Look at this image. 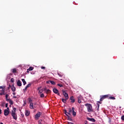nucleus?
I'll use <instances>...</instances> for the list:
<instances>
[{
	"label": "nucleus",
	"instance_id": "obj_54",
	"mask_svg": "<svg viewBox=\"0 0 124 124\" xmlns=\"http://www.w3.org/2000/svg\"><path fill=\"white\" fill-rule=\"evenodd\" d=\"M97 102H98V103L101 104V103L100 102V101H98Z\"/></svg>",
	"mask_w": 124,
	"mask_h": 124
},
{
	"label": "nucleus",
	"instance_id": "obj_6",
	"mask_svg": "<svg viewBox=\"0 0 124 124\" xmlns=\"http://www.w3.org/2000/svg\"><path fill=\"white\" fill-rule=\"evenodd\" d=\"M10 111H9L8 110L5 109L4 110V116H8Z\"/></svg>",
	"mask_w": 124,
	"mask_h": 124
},
{
	"label": "nucleus",
	"instance_id": "obj_4",
	"mask_svg": "<svg viewBox=\"0 0 124 124\" xmlns=\"http://www.w3.org/2000/svg\"><path fill=\"white\" fill-rule=\"evenodd\" d=\"M62 94L65 96L66 99H68V94L64 90H62Z\"/></svg>",
	"mask_w": 124,
	"mask_h": 124
},
{
	"label": "nucleus",
	"instance_id": "obj_30",
	"mask_svg": "<svg viewBox=\"0 0 124 124\" xmlns=\"http://www.w3.org/2000/svg\"><path fill=\"white\" fill-rule=\"evenodd\" d=\"M11 82H12V83H14V78H11Z\"/></svg>",
	"mask_w": 124,
	"mask_h": 124
},
{
	"label": "nucleus",
	"instance_id": "obj_41",
	"mask_svg": "<svg viewBox=\"0 0 124 124\" xmlns=\"http://www.w3.org/2000/svg\"><path fill=\"white\" fill-rule=\"evenodd\" d=\"M41 68L42 69H45L46 67H44V66H42V67H41Z\"/></svg>",
	"mask_w": 124,
	"mask_h": 124
},
{
	"label": "nucleus",
	"instance_id": "obj_7",
	"mask_svg": "<svg viewBox=\"0 0 124 124\" xmlns=\"http://www.w3.org/2000/svg\"><path fill=\"white\" fill-rule=\"evenodd\" d=\"M6 101H9L11 105H12L13 104V101H12V100H11V99H8V98H6Z\"/></svg>",
	"mask_w": 124,
	"mask_h": 124
},
{
	"label": "nucleus",
	"instance_id": "obj_8",
	"mask_svg": "<svg viewBox=\"0 0 124 124\" xmlns=\"http://www.w3.org/2000/svg\"><path fill=\"white\" fill-rule=\"evenodd\" d=\"M70 99L71 103H74V102H75V99H74V97L73 96H71Z\"/></svg>",
	"mask_w": 124,
	"mask_h": 124
},
{
	"label": "nucleus",
	"instance_id": "obj_18",
	"mask_svg": "<svg viewBox=\"0 0 124 124\" xmlns=\"http://www.w3.org/2000/svg\"><path fill=\"white\" fill-rule=\"evenodd\" d=\"M82 98L81 97H78V103H81Z\"/></svg>",
	"mask_w": 124,
	"mask_h": 124
},
{
	"label": "nucleus",
	"instance_id": "obj_29",
	"mask_svg": "<svg viewBox=\"0 0 124 124\" xmlns=\"http://www.w3.org/2000/svg\"><path fill=\"white\" fill-rule=\"evenodd\" d=\"M44 96H45V95H44V93L41 94V95H40V97L43 98V97H44Z\"/></svg>",
	"mask_w": 124,
	"mask_h": 124
},
{
	"label": "nucleus",
	"instance_id": "obj_5",
	"mask_svg": "<svg viewBox=\"0 0 124 124\" xmlns=\"http://www.w3.org/2000/svg\"><path fill=\"white\" fill-rule=\"evenodd\" d=\"M42 114V113L38 112V113H36V114L35 115V119H36V120H38L40 116H41Z\"/></svg>",
	"mask_w": 124,
	"mask_h": 124
},
{
	"label": "nucleus",
	"instance_id": "obj_31",
	"mask_svg": "<svg viewBox=\"0 0 124 124\" xmlns=\"http://www.w3.org/2000/svg\"><path fill=\"white\" fill-rule=\"evenodd\" d=\"M13 112H15V113H16V108H13Z\"/></svg>",
	"mask_w": 124,
	"mask_h": 124
},
{
	"label": "nucleus",
	"instance_id": "obj_22",
	"mask_svg": "<svg viewBox=\"0 0 124 124\" xmlns=\"http://www.w3.org/2000/svg\"><path fill=\"white\" fill-rule=\"evenodd\" d=\"M64 114H65L67 116H68V115H70V113L67 112L66 110H64Z\"/></svg>",
	"mask_w": 124,
	"mask_h": 124
},
{
	"label": "nucleus",
	"instance_id": "obj_32",
	"mask_svg": "<svg viewBox=\"0 0 124 124\" xmlns=\"http://www.w3.org/2000/svg\"><path fill=\"white\" fill-rule=\"evenodd\" d=\"M71 110H72V113H73V112H75V111H74V110H75V108H74L73 107V108H72V109H71Z\"/></svg>",
	"mask_w": 124,
	"mask_h": 124
},
{
	"label": "nucleus",
	"instance_id": "obj_16",
	"mask_svg": "<svg viewBox=\"0 0 124 124\" xmlns=\"http://www.w3.org/2000/svg\"><path fill=\"white\" fill-rule=\"evenodd\" d=\"M12 72L13 73H17V69H16V68H14L12 70Z\"/></svg>",
	"mask_w": 124,
	"mask_h": 124
},
{
	"label": "nucleus",
	"instance_id": "obj_57",
	"mask_svg": "<svg viewBox=\"0 0 124 124\" xmlns=\"http://www.w3.org/2000/svg\"><path fill=\"white\" fill-rule=\"evenodd\" d=\"M0 124H3V123H0Z\"/></svg>",
	"mask_w": 124,
	"mask_h": 124
},
{
	"label": "nucleus",
	"instance_id": "obj_55",
	"mask_svg": "<svg viewBox=\"0 0 124 124\" xmlns=\"http://www.w3.org/2000/svg\"><path fill=\"white\" fill-rule=\"evenodd\" d=\"M30 71H28V69H27V72L28 73H29L30 72Z\"/></svg>",
	"mask_w": 124,
	"mask_h": 124
},
{
	"label": "nucleus",
	"instance_id": "obj_27",
	"mask_svg": "<svg viewBox=\"0 0 124 124\" xmlns=\"http://www.w3.org/2000/svg\"><path fill=\"white\" fill-rule=\"evenodd\" d=\"M73 116H74V117H75V116H76V112L74 111L73 112Z\"/></svg>",
	"mask_w": 124,
	"mask_h": 124
},
{
	"label": "nucleus",
	"instance_id": "obj_52",
	"mask_svg": "<svg viewBox=\"0 0 124 124\" xmlns=\"http://www.w3.org/2000/svg\"><path fill=\"white\" fill-rule=\"evenodd\" d=\"M57 94H58V95H61V94H60V93H59V92L57 93Z\"/></svg>",
	"mask_w": 124,
	"mask_h": 124
},
{
	"label": "nucleus",
	"instance_id": "obj_11",
	"mask_svg": "<svg viewBox=\"0 0 124 124\" xmlns=\"http://www.w3.org/2000/svg\"><path fill=\"white\" fill-rule=\"evenodd\" d=\"M17 85L18 87H21L22 86V83L20 80H18L17 82Z\"/></svg>",
	"mask_w": 124,
	"mask_h": 124
},
{
	"label": "nucleus",
	"instance_id": "obj_35",
	"mask_svg": "<svg viewBox=\"0 0 124 124\" xmlns=\"http://www.w3.org/2000/svg\"><path fill=\"white\" fill-rule=\"evenodd\" d=\"M51 83V80H48L46 81V84H50Z\"/></svg>",
	"mask_w": 124,
	"mask_h": 124
},
{
	"label": "nucleus",
	"instance_id": "obj_13",
	"mask_svg": "<svg viewBox=\"0 0 124 124\" xmlns=\"http://www.w3.org/2000/svg\"><path fill=\"white\" fill-rule=\"evenodd\" d=\"M11 90L12 92H15L16 91V88L14 87V85H13L12 87H11Z\"/></svg>",
	"mask_w": 124,
	"mask_h": 124
},
{
	"label": "nucleus",
	"instance_id": "obj_56",
	"mask_svg": "<svg viewBox=\"0 0 124 124\" xmlns=\"http://www.w3.org/2000/svg\"><path fill=\"white\" fill-rule=\"evenodd\" d=\"M37 105L36 103H35L34 104V105Z\"/></svg>",
	"mask_w": 124,
	"mask_h": 124
},
{
	"label": "nucleus",
	"instance_id": "obj_33",
	"mask_svg": "<svg viewBox=\"0 0 124 124\" xmlns=\"http://www.w3.org/2000/svg\"><path fill=\"white\" fill-rule=\"evenodd\" d=\"M31 84L30 83L29 84H28L26 86L28 88H29V87H31Z\"/></svg>",
	"mask_w": 124,
	"mask_h": 124
},
{
	"label": "nucleus",
	"instance_id": "obj_38",
	"mask_svg": "<svg viewBox=\"0 0 124 124\" xmlns=\"http://www.w3.org/2000/svg\"><path fill=\"white\" fill-rule=\"evenodd\" d=\"M5 107H6V108H7V107H8V103H6L5 104Z\"/></svg>",
	"mask_w": 124,
	"mask_h": 124
},
{
	"label": "nucleus",
	"instance_id": "obj_14",
	"mask_svg": "<svg viewBox=\"0 0 124 124\" xmlns=\"http://www.w3.org/2000/svg\"><path fill=\"white\" fill-rule=\"evenodd\" d=\"M30 109H34V108H33V103H30Z\"/></svg>",
	"mask_w": 124,
	"mask_h": 124
},
{
	"label": "nucleus",
	"instance_id": "obj_12",
	"mask_svg": "<svg viewBox=\"0 0 124 124\" xmlns=\"http://www.w3.org/2000/svg\"><path fill=\"white\" fill-rule=\"evenodd\" d=\"M53 93H59V90H58V89H56V88H54L53 89Z\"/></svg>",
	"mask_w": 124,
	"mask_h": 124
},
{
	"label": "nucleus",
	"instance_id": "obj_46",
	"mask_svg": "<svg viewBox=\"0 0 124 124\" xmlns=\"http://www.w3.org/2000/svg\"><path fill=\"white\" fill-rule=\"evenodd\" d=\"M4 91H5V90L3 88V89H2V92L3 93H4Z\"/></svg>",
	"mask_w": 124,
	"mask_h": 124
},
{
	"label": "nucleus",
	"instance_id": "obj_42",
	"mask_svg": "<svg viewBox=\"0 0 124 124\" xmlns=\"http://www.w3.org/2000/svg\"><path fill=\"white\" fill-rule=\"evenodd\" d=\"M43 91H44L45 92H46V91H47V88H44Z\"/></svg>",
	"mask_w": 124,
	"mask_h": 124
},
{
	"label": "nucleus",
	"instance_id": "obj_9",
	"mask_svg": "<svg viewBox=\"0 0 124 124\" xmlns=\"http://www.w3.org/2000/svg\"><path fill=\"white\" fill-rule=\"evenodd\" d=\"M87 120L88 121H90V122H93V123H94L95 122V119H94V118H90L88 117Z\"/></svg>",
	"mask_w": 124,
	"mask_h": 124
},
{
	"label": "nucleus",
	"instance_id": "obj_39",
	"mask_svg": "<svg viewBox=\"0 0 124 124\" xmlns=\"http://www.w3.org/2000/svg\"><path fill=\"white\" fill-rule=\"evenodd\" d=\"M71 112H72V109H71V108H69V113H71Z\"/></svg>",
	"mask_w": 124,
	"mask_h": 124
},
{
	"label": "nucleus",
	"instance_id": "obj_48",
	"mask_svg": "<svg viewBox=\"0 0 124 124\" xmlns=\"http://www.w3.org/2000/svg\"><path fill=\"white\" fill-rule=\"evenodd\" d=\"M28 87L26 86V87H25V90L26 91H27V89H28Z\"/></svg>",
	"mask_w": 124,
	"mask_h": 124
},
{
	"label": "nucleus",
	"instance_id": "obj_34",
	"mask_svg": "<svg viewBox=\"0 0 124 124\" xmlns=\"http://www.w3.org/2000/svg\"><path fill=\"white\" fill-rule=\"evenodd\" d=\"M42 120H40L39 121V124H42Z\"/></svg>",
	"mask_w": 124,
	"mask_h": 124
},
{
	"label": "nucleus",
	"instance_id": "obj_43",
	"mask_svg": "<svg viewBox=\"0 0 124 124\" xmlns=\"http://www.w3.org/2000/svg\"><path fill=\"white\" fill-rule=\"evenodd\" d=\"M6 110H8L9 112H10V110H9V108L7 107V109Z\"/></svg>",
	"mask_w": 124,
	"mask_h": 124
},
{
	"label": "nucleus",
	"instance_id": "obj_50",
	"mask_svg": "<svg viewBox=\"0 0 124 124\" xmlns=\"http://www.w3.org/2000/svg\"><path fill=\"white\" fill-rule=\"evenodd\" d=\"M13 97L14 98H17V97L16 96H14Z\"/></svg>",
	"mask_w": 124,
	"mask_h": 124
},
{
	"label": "nucleus",
	"instance_id": "obj_1",
	"mask_svg": "<svg viewBox=\"0 0 124 124\" xmlns=\"http://www.w3.org/2000/svg\"><path fill=\"white\" fill-rule=\"evenodd\" d=\"M87 108V110L89 112H93V107H92V105L90 104H86L85 105Z\"/></svg>",
	"mask_w": 124,
	"mask_h": 124
},
{
	"label": "nucleus",
	"instance_id": "obj_49",
	"mask_svg": "<svg viewBox=\"0 0 124 124\" xmlns=\"http://www.w3.org/2000/svg\"><path fill=\"white\" fill-rule=\"evenodd\" d=\"M28 87L26 86V87H25V90L26 91H27V89H28Z\"/></svg>",
	"mask_w": 124,
	"mask_h": 124
},
{
	"label": "nucleus",
	"instance_id": "obj_2",
	"mask_svg": "<svg viewBox=\"0 0 124 124\" xmlns=\"http://www.w3.org/2000/svg\"><path fill=\"white\" fill-rule=\"evenodd\" d=\"M100 96H101V98L100 99V101H102L106 98H108V97H109V95L107 94V95H102Z\"/></svg>",
	"mask_w": 124,
	"mask_h": 124
},
{
	"label": "nucleus",
	"instance_id": "obj_26",
	"mask_svg": "<svg viewBox=\"0 0 124 124\" xmlns=\"http://www.w3.org/2000/svg\"><path fill=\"white\" fill-rule=\"evenodd\" d=\"M57 86H59V87H60L61 88H62V87H63V85H62V84H58Z\"/></svg>",
	"mask_w": 124,
	"mask_h": 124
},
{
	"label": "nucleus",
	"instance_id": "obj_37",
	"mask_svg": "<svg viewBox=\"0 0 124 124\" xmlns=\"http://www.w3.org/2000/svg\"><path fill=\"white\" fill-rule=\"evenodd\" d=\"M121 119H122V121H124V115L122 116Z\"/></svg>",
	"mask_w": 124,
	"mask_h": 124
},
{
	"label": "nucleus",
	"instance_id": "obj_45",
	"mask_svg": "<svg viewBox=\"0 0 124 124\" xmlns=\"http://www.w3.org/2000/svg\"><path fill=\"white\" fill-rule=\"evenodd\" d=\"M97 105L98 106V109H99V104H97Z\"/></svg>",
	"mask_w": 124,
	"mask_h": 124
},
{
	"label": "nucleus",
	"instance_id": "obj_10",
	"mask_svg": "<svg viewBox=\"0 0 124 124\" xmlns=\"http://www.w3.org/2000/svg\"><path fill=\"white\" fill-rule=\"evenodd\" d=\"M30 111L29 110H26L25 111V116H26V117H29V116H30Z\"/></svg>",
	"mask_w": 124,
	"mask_h": 124
},
{
	"label": "nucleus",
	"instance_id": "obj_3",
	"mask_svg": "<svg viewBox=\"0 0 124 124\" xmlns=\"http://www.w3.org/2000/svg\"><path fill=\"white\" fill-rule=\"evenodd\" d=\"M11 115L13 118V119L16 120V121L17 120V114H16V112H13V111H12Z\"/></svg>",
	"mask_w": 124,
	"mask_h": 124
},
{
	"label": "nucleus",
	"instance_id": "obj_28",
	"mask_svg": "<svg viewBox=\"0 0 124 124\" xmlns=\"http://www.w3.org/2000/svg\"><path fill=\"white\" fill-rule=\"evenodd\" d=\"M58 75H59V76H60V77H62V74H60L58 73Z\"/></svg>",
	"mask_w": 124,
	"mask_h": 124
},
{
	"label": "nucleus",
	"instance_id": "obj_47",
	"mask_svg": "<svg viewBox=\"0 0 124 124\" xmlns=\"http://www.w3.org/2000/svg\"><path fill=\"white\" fill-rule=\"evenodd\" d=\"M0 89H3V87H2V86H0Z\"/></svg>",
	"mask_w": 124,
	"mask_h": 124
},
{
	"label": "nucleus",
	"instance_id": "obj_25",
	"mask_svg": "<svg viewBox=\"0 0 124 124\" xmlns=\"http://www.w3.org/2000/svg\"><path fill=\"white\" fill-rule=\"evenodd\" d=\"M67 117L68 121H72V119H71V118H70V117L69 115H68Z\"/></svg>",
	"mask_w": 124,
	"mask_h": 124
},
{
	"label": "nucleus",
	"instance_id": "obj_24",
	"mask_svg": "<svg viewBox=\"0 0 124 124\" xmlns=\"http://www.w3.org/2000/svg\"><path fill=\"white\" fill-rule=\"evenodd\" d=\"M67 99H66V98L65 99H63L62 98V101L63 102V103H65L67 101Z\"/></svg>",
	"mask_w": 124,
	"mask_h": 124
},
{
	"label": "nucleus",
	"instance_id": "obj_19",
	"mask_svg": "<svg viewBox=\"0 0 124 124\" xmlns=\"http://www.w3.org/2000/svg\"><path fill=\"white\" fill-rule=\"evenodd\" d=\"M32 70H33V67H30V68L28 69V71H31Z\"/></svg>",
	"mask_w": 124,
	"mask_h": 124
},
{
	"label": "nucleus",
	"instance_id": "obj_53",
	"mask_svg": "<svg viewBox=\"0 0 124 124\" xmlns=\"http://www.w3.org/2000/svg\"><path fill=\"white\" fill-rule=\"evenodd\" d=\"M1 114V109H0V115Z\"/></svg>",
	"mask_w": 124,
	"mask_h": 124
},
{
	"label": "nucleus",
	"instance_id": "obj_51",
	"mask_svg": "<svg viewBox=\"0 0 124 124\" xmlns=\"http://www.w3.org/2000/svg\"><path fill=\"white\" fill-rule=\"evenodd\" d=\"M13 94L14 95H15V94H16V93H13Z\"/></svg>",
	"mask_w": 124,
	"mask_h": 124
},
{
	"label": "nucleus",
	"instance_id": "obj_21",
	"mask_svg": "<svg viewBox=\"0 0 124 124\" xmlns=\"http://www.w3.org/2000/svg\"><path fill=\"white\" fill-rule=\"evenodd\" d=\"M50 84L51 85H56V82H55L53 80H50Z\"/></svg>",
	"mask_w": 124,
	"mask_h": 124
},
{
	"label": "nucleus",
	"instance_id": "obj_23",
	"mask_svg": "<svg viewBox=\"0 0 124 124\" xmlns=\"http://www.w3.org/2000/svg\"><path fill=\"white\" fill-rule=\"evenodd\" d=\"M46 93H51V90L48 89L46 91Z\"/></svg>",
	"mask_w": 124,
	"mask_h": 124
},
{
	"label": "nucleus",
	"instance_id": "obj_44",
	"mask_svg": "<svg viewBox=\"0 0 124 124\" xmlns=\"http://www.w3.org/2000/svg\"><path fill=\"white\" fill-rule=\"evenodd\" d=\"M5 97H6V98H7L8 97V94H6Z\"/></svg>",
	"mask_w": 124,
	"mask_h": 124
},
{
	"label": "nucleus",
	"instance_id": "obj_20",
	"mask_svg": "<svg viewBox=\"0 0 124 124\" xmlns=\"http://www.w3.org/2000/svg\"><path fill=\"white\" fill-rule=\"evenodd\" d=\"M109 99H111L112 100H115V99H116V98H115V97H113V96H110L109 97H108Z\"/></svg>",
	"mask_w": 124,
	"mask_h": 124
},
{
	"label": "nucleus",
	"instance_id": "obj_36",
	"mask_svg": "<svg viewBox=\"0 0 124 124\" xmlns=\"http://www.w3.org/2000/svg\"><path fill=\"white\" fill-rule=\"evenodd\" d=\"M3 94H5L4 92L0 93V95H3Z\"/></svg>",
	"mask_w": 124,
	"mask_h": 124
},
{
	"label": "nucleus",
	"instance_id": "obj_40",
	"mask_svg": "<svg viewBox=\"0 0 124 124\" xmlns=\"http://www.w3.org/2000/svg\"><path fill=\"white\" fill-rule=\"evenodd\" d=\"M32 101L31 99H30L29 100V103H31Z\"/></svg>",
	"mask_w": 124,
	"mask_h": 124
},
{
	"label": "nucleus",
	"instance_id": "obj_17",
	"mask_svg": "<svg viewBox=\"0 0 124 124\" xmlns=\"http://www.w3.org/2000/svg\"><path fill=\"white\" fill-rule=\"evenodd\" d=\"M21 80L23 83L24 86H25V85L27 84V82H26V80H25V79L23 78Z\"/></svg>",
	"mask_w": 124,
	"mask_h": 124
},
{
	"label": "nucleus",
	"instance_id": "obj_15",
	"mask_svg": "<svg viewBox=\"0 0 124 124\" xmlns=\"http://www.w3.org/2000/svg\"><path fill=\"white\" fill-rule=\"evenodd\" d=\"M38 91H39V93H43V89H41L40 90V88H38Z\"/></svg>",
	"mask_w": 124,
	"mask_h": 124
}]
</instances>
